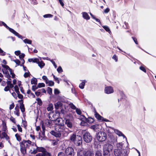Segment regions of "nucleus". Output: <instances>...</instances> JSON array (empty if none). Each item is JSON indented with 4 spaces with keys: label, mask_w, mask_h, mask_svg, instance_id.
<instances>
[{
    "label": "nucleus",
    "mask_w": 156,
    "mask_h": 156,
    "mask_svg": "<svg viewBox=\"0 0 156 156\" xmlns=\"http://www.w3.org/2000/svg\"><path fill=\"white\" fill-rule=\"evenodd\" d=\"M83 138L86 142L89 143L91 141L92 137L89 132H86L83 134Z\"/></svg>",
    "instance_id": "f257e3e1"
},
{
    "label": "nucleus",
    "mask_w": 156,
    "mask_h": 156,
    "mask_svg": "<svg viewBox=\"0 0 156 156\" xmlns=\"http://www.w3.org/2000/svg\"><path fill=\"white\" fill-rule=\"evenodd\" d=\"M97 138L100 142L103 141L106 139V134L104 132H99L97 135Z\"/></svg>",
    "instance_id": "f03ea898"
},
{
    "label": "nucleus",
    "mask_w": 156,
    "mask_h": 156,
    "mask_svg": "<svg viewBox=\"0 0 156 156\" xmlns=\"http://www.w3.org/2000/svg\"><path fill=\"white\" fill-rule=\"evenodd\" d=\"M2 24L7 29H8L10 32L13 34L15 36H17L19 38L21 39L22 38V37L21 35H20L16 31L13 29L10 28L7 26L5 23L2 22Z\"/></svg>",
    "instance_id": "7ed1b4c3"
},
{
    "label": "nucleus",
    "mask_w": 156,
    "mask_h": 156,
    "mask_svg": "<svg viewBox=\"0 0 156 156\" xmlns=\"http://www.w3.org/2000/svg\"><path fill=\"white\" fill-rule=\"evenodd\" d=\"M75 153L74 149L71 147H68L65 150V154L66 156H74Z\"/></svg>",
    "instance_id": "20e7f679"
},
{
    "label": "nucleus",
    "mask_w": 156,
    "mask_h": 156,
    "mask_svg": "<svg viewBox=\"0 0 156 156\" xmlns=\"http://www.w3.org/2000/svg\"><path fill=\"white\" fill-rule=\"evenodd\" d=\"M31 142L30 140H23L20 143V144L27 149L29 148L30 147L31 145Z\"/></svg>",
    "instance_id": "39448f33"
},
{
    "label": "nucleus",
    "mask_w": 156,
    "mask_h": 156,
    "mask_svg": "<svg viewBox=\"0 0 156 156\" xmlns=\"http://www.w3.org/2000/svg\"><path fill=\"white\" fill-rule=\"evenodd\" d=\"M65 129H66V127L63 125L59 123L56 127L55 130L57 131L61 134L62 133Z\"/></svg>",
    "instance_id": "423d86ee"
},
{
    "label": "nucleus",
    "mask_w": 156,
    "mask_h": 156,
    "mask_svg": "<svg viewBox=\"0 0 156 156\" xmlns=\"http://www.w3.org/2000/svg\"><path fill=\"white\" fill-rule=\"evenodd\" d=\"M114 92L113 88L111 87H107L105 89V93L109 94L112 93Z\"/></svg>",
    "instance_id": "0eeeda50"
},
{
    "label": "nucleus",
    "mask_w": 156,
    "mask_h": 156,
    "mask_svg": "<svg viewBox=\"0 0 156 156\" xmlns=\"http://www.w3.org/2000/svg\"><path fill=\"white\" fill-rule=\"evenodd\" d=\"M32 145L34 147L32 148L33 150L31 149L30 151V153L32 154H35L37 152V146L36 144L34 143Z\"/></svg>",
    "instance_id": "6e6552de"
},
{
    "label": "nucleus",
    "mask_w": 156,
    "mask_h": 156,
    "mask_svg": "<svg viewBox=\"0 0 156 156\" xmlns=\"http://www.w3.org/2000/svg\"><path fill=\"white\" fill-rule=\"evenodd\" d=\"M51 134L56 137L60 138L61 136V134L57 131H51L50 132Z\"/></svg>",
    "instance_id": "1a4fd4ad"
},
{
    "label": "nucleus",
    "mask_w": 156,
    "mask_h": 156,
    "mask_svg": "<svg viewBox=\"0 0 156 156\" xmlns=\"http://www.w3.org/2000/svg\"><path fill=\"white\" fill-rule=\"evenodd\" d=\"M85 156H94V154L92 150H88L84 151Z\"/></svg>",
    "instance_id": "9d476101"
},
{
    "label": "nucleus",
    "mask_w": 156,
    "mask_h": 156,
    "mask_svg": "<svg viewBox=\"0 0 156 156\" xmlns=\"http://www.w3.org/2000/svg\"><path fill=\"white\" fill-rule=\"evenodd\" d=\"M65 124L68 127L70 128L73 127V125L72 121L69 119H67L66 120Z\"/></svg>",
    "instance_id": "9b49d317"
},
{
    "label": "nucleus",
    "mask_w": 156,
    "mask_h": 156,
    "mask_svg": "<svg viewBox=\"0 0 156 156\" xmlns=\"http://www.w3.org/2000/svg\"><path fill=\"white\" fill-rule=\"evenodd\" d=\"M115 133L119 136H122L123 138H125L126 140L127 138L120 131L117 129H114Z\"/></svg>",
    "instance_id": "f8f14e48"
},
{
    "label": "nucleus",
    "mask_w": 156,
    "mask_h": 156,
    "mask_svg": "<svg viewBox=\"0 0 156 156\" xmlns=\"http://www.w3.org/2000/svg\"><path fill=\"white\" fill-rule=\"evenodd\" d=\"M76 133H74L70 135L69 139L72 142H74L76 141Z\"/></svg>",
    "instance_id": "ddd939ff"
},
{
    "label": "nucleus",
    "mask_w": 156,
    "mask_h": 156,
    "mask_svg": "<svg viewBox=\"0 0 156 156\" xmlns=\"http://www.w3.org/2000/svg\"><path fill=\"white\" fill-rule=\"evenodd\" d=\"M19 102L20 103V108L21 109V111L23 113L25 110L24 105L23 104V100H20L19 101Z\"/></svg>",
    "instance_id": "4468645a"
},
{
    "label": "nucleus",
    "mask_w": 156,
    "mask_h": 156,
    "mask_svg": "<svg viewBox=\"0 0 156 156\" xmlns=\"http://www.w3.org/2000/svg\"><path fill=\"white\" fill-rule=\"evenodd\" d=\"M37 152H42L41 153L46 154V152H48L45 148L42 147H38L37 146Z\"/></svg>",
    "instance_id": "2eb2a0df"
},
{
    "label": "nucleus",
    "mask_w": 156,
    "mask_h": 156,
    "mask_svg": "<svg viewBox=\"0 0 156 156\" xmlns=\"http://www.w3.org/2000/svg\"><path fill=\"white\" fill-rule=\"evenodd\" d=\"M104 148L111 152L113 148V146L109 144H106L105 147Z\"/></svg>",
    "instance_id": "dca6fc26"
},
{
    "label": "nucleus",
    "mask_w": 156,
    "mask_h": 156,
    "mask_svg": "<svg viewBox=\"0 0 156 156\" xmlns=\"http://www.w3.org/2000/svg\"><path fill=\"white\" fill-rule=\"evenodd\" d=\"M55 107L56 109H58L60 107H61L62 104L61 101H58L54 104Z\"/></svg>",
    "instance_id": "f3484780"
},
{
    "label": "nucleus",
    "mask_w": 156,
    "mask_h": 156,
    "mask_svg": "<svg viewBox=\"0 0 156 156\" xmlns=\"http://www.w3.org/2000/svg\"><path fill=\"white\" fill-rule=\"evenodd\" d=\"M82 14L83 17L84 19L86 20H89L90 19V17L86 12H82Z\"/></svg>",
    "instance_id": "a211bd4d"
},
{
    "label": "nucleus",
    "mask_w": 156,
    "mask_h": 156,
    "mask_svg": "<svg viewBox=\"0 0 156 156\" xmlns=\"http://www.w3.org/2000/svg\"><path fill=\"white\" fill-rule=\"evenodd\" d=\"M35 156H51V154L49 152H46L45 153H38Z\"/></svg>",
    "instance_id": "6ab92c4d"
},
{
    "label": "nucleus",
    "mask_w": 156,
    "mask_h": 156,
    "mask_svg": "<svg viewBox=\"0 0 156 156\" xmlns=\"http://www.w3.org/2000/svg\"><path fill=\"white\" fill-rule=\"evenodd\" d=\"M110 151L104 148L103 150V155L104 156H109Z\"/></svg>",
    "instance_id": "aec40b11"
},
{
    "label": "nucleus",
    "mask_w": 156,
    "mask_h": 156,
    "mask_svg": "<svg viewBox=\"0 0 156 156\" xmlns=\"http://www.w3.org/2000/svg\"><path fill=\"white\" fill-rule=\"evenodd\" d=\"M20 146L21 151L23 154H24L26 152L27 148H26L25 147L22 145L21 144H20Z\"/></svg>",
    "instance_id": "412c9836"
},
{
    "label": "nucleus",
    "mask_w": 156,
    "mask_h": 156,
    "mask_svg": "<svg viewBox=\"0 0 156 156\" xmlns=\"http://www.w3.org/2000/svg\"><path fill=\"white\" fill-rule=\"evenodd\" d=\"M77 156H85L84 151L81 150H78L77 152Z\"/></svg>",
    "instance_id": "4be33fe9"
},
{
    "label": "nucleus",
    "mask_w": 156,
    "mask_h": 156,
    "mask_svg": "<svg viewBox=\"0 0 156 156\" xmlns=\"http://www.w3.org/2000/svg\"><path fill=\"white\" fill-rule=\"evenodd\" d=\"M95 116L98 120H101L103 118V117L100 115L98 113L96 112H95L94 114Z\"/></svg>",
    "instance_id": "5701e85b"
},
{
    "label": "nucleus",
    "mask_w": 156,
    "mask_h": 156,
    "mask_svg": "<svg viewBox=\"0 0 156 156\" xmlns=\"http://www.w3.org/2000/svg\"><path fill=\"white\" fill-rule=\"evenodd\" d=\"M28 61L30 62H33L34 63H37L38 62V59L36 58H30L28 59Z\"/></svg>",
    "instance_id": "b1692460"
},
{
    "label": "nucleus",
    "mask_w": 156,
    "mask_h": 156,
    "mask_svg": "<svg viewBox=\"0 0 156 156\" xmlns=\"http://www.w3.org/2000/svg\"><path fill=\"white\" fill-rule=\"evenodd\" d=\"M68 130V129L66 127V129H65L63 131L62 133V134L64 136H67L69 133V132L67 131Z\"/></svg>",
    "instance_id": "393cba45"
},
{
    "label": "nucleus",
    "mask_w": 156,
    "mask_h": 156,
    "mask_svg": "<svg viewBox=\"0 0 156 156\" xmlns=\"http://www.w3.org/2000/svg\"><path fill=\"white\" fill-rule=\"evenodd\" d=\"M2 67H3V68H5L6 69H8V70L10 72V74H12V73H13L12 70L8 66L2 65Z\"/></svg>",
    "instance_id": "a878e982"
},
{
    "label": "nucleus",
    "mask_w": 156,
    "mask_h": 156,
    "mask_svg": "<svg viewBox=\"0 0 156 156\" xmlns=\"http://www.w3.org/2000/svg\"><path fill=\"white\" fill-rule=\"evenodd\" d=\"M38 64V66L41 68H42L44 66L45 64L43 62V61L40 62L38 59V62H37Z\"/></svg>",
    "instance_id": "bb28decb"
},
{
    "label": "nucleus",
    "mask_w": 156,
    "mask_h": 156,
    "mask_svg": "<svg viewBox=\"0 0 156 156\" xmlns=\"http://www.w3.org/2000/svg\"><path fill=\"white\" fill-rule=\"evenodd\" d=\"M15 109L14 113L17 116H19L20 115L19 107H16L15 108Z\"/></svg>",
    "instance_id": "cd10ccee"
},
{
    "label": "nucleus",
    "mask_w": 156,
    "mask_h": 156,
    "mask_svg": "<svg viewBox=\"0 0 156 156\" xmlns=\"http://www.w3.org/2000/svg\"><path fill=\"white\" fill-rule=\"evenodd\" d=\"M53 105L51 103L49 104L48 105V106L47 108V110L48 111H51L53 110Z\"/></svg>",
    "instance_id": "c85d7f7f"
},
{
    "label": "nucleus",
    "mask_w": 156,
    "mask_h": 156,
    "mask_svg": "<svg viewBox=\"0 0 156 156\" xmlns=\"http://www.w3.org/2000/svg\"><path fill=\"white\" fill-rule=\"evenodd\" d=\"M46 83L48 84V86H52L54 85V83L53 81L51 80H48V81L47 83Z\"/></svg>",
    "instance_id": "c756f323"
},
{
    "label": "nucleus",
    "mask_w": 156,
    "mask_h": 156,
    "mask_svg": "<svg viewBox=\"0 0 156 156\" xmlns=\"http://www.w3.org/2000/svg\"><path fill=\"white\" fill-rule=\"evenodd\" d=\"M86 82V81L84 80L80 84L79 87L81 89H83L84 88Z\"/></svg>",
    "instance_id": "7c9ffc66"
},
{
    "label": "nucleus",
    "mask_w": 156,
    "mask_h": 156,
    "mask_svg": "<svg viewBox=\"0 0 156 156\" xmlns=\"http://www.w3.org/2000/svg\"><path fill=\"white\" fill-rule=\"evenodd\" d=\"M31 84H37V80L35 78H33L31 80Z\"/></svg>",
    "instance_id": "2f4dec72"
},
{
    "label": "nucleus",
    "mask_w": 156,
    "mask_h": 156,
    "mask_svg": "<svg viewBox=\"0 0 156 156\" xmlns=\"http://www.w3.org/2000/svg\"><path fill=\"white\" fill-rule=\"evenodd\" d=\"M123 144L122 143H119L117 144V147L118 149L120 150L122 148Z\"/></svg>",
    "instance_id": "473e14b6"
},
{
    "label": "nucleus",
    "mask_w": 156,
    "mask_h": 156,
    "mask_svg": "<svg viewBox=\"0 0 156 156\" xmlns=\"http://www.w3.org/2000/svg\"><path fill=\"white\" fill-rule=\"evenodd\" d=\"M36 101H37V104L39 106H41L42 104V101L40 98H36Z\"/></svg>",
    "instance_id": "72a5a7b5"
},
{
    "label": "nucleus",
    "mask_w": 156,
    "mask_h": 156,
    "mask_svg": "<svg viewBox=\"0 0 156 156\" xmlns=\"http://www.w3.org/2000/svg\"><path fill=\"white\" fill-rule=\"evenodd\" d=\"M7 86H9L10 88H12L14 87L13 85L12 84L11 82L10 81H7Z\"/></svg>",
    "instance_id": "f704fd0d"
},
{
    "label": "nucleus",
    "mask_w": 156,
    "mask_h": 156,
    "mask_svg": "<svg viewBox=\"0 0 156 156\" xmlns=\"http://www.w3.org/2000/svg\"><path fill=\"white\" fill-rule=\"evenodd\" d=\"M87 121L88 123H91L94 122V120L93 118L89 117L87 119Z\"/></svg>",
    "instance_id": "c9c22d12"
},
{
    "label": "nucleus",
    "mask_w": 156,
    "mask_h": 156,
    "mask_svg": "<svg viewBox=\"0 0 156 156\" xmlns=\"http://www.w3.org/2000/svg\"><path fill=\"white\" fill-rule=\"evenodd\" d=\"M23 42L25 43L30 44H31L32 43V41L31 40L28 39H24L23 40Z\"/></svg>",
    "instance_id": "e433bc0d"
},
{
    "label": "nucleus",
    "mask_w": 156,
    "mask_h": 156,
    "mask_svg": "<svg viewBox=\"0 0 156 156\" xmlns=\"http://www.w3.org/2000/svg\"><path fill=\"white\" fill-rule=\"evenodd\" d=\"M3 130L4 131H5L7 129V127L6 126V123L5 122H3Z\"/></svg>",
    "instance_id": "4c0bfd02"
},
{
    "label": "nucleus",
    "mask_w": 156,
    "mask_h": 156,
    "mask_svg": "<svg viewBox=\"0 0 156 156\" xmlns=\"http://www.w3.org/2000/svg\"><path fill=\"white\" fill-rule=\"evenodd\" d=\"M98 124H96L95 125L91 126H90V128L91 129L95 130L98 129Z\"/></svg>",
    "instance_id": "58836bf2"
},
{
    "label": "nucleus",
    "mask_w": 156,
    "mask_h": 156,
    "mask_svg": "<svg viewBox=\"0 0 156 156\" xmlns=\"http://www.w3.org/2000/svg\"><path fill=\"white\" fill-rule=\"evenodd\" d=\"M95 156H102L101 151H96Z\"/></svg>",
    "instance_id": "ea45409f"
},
{
    "label": "nucleus",
    "mask_w": 156,
    "mask_h": 156,
    "mask_svg": "<svg viewBox=\"0 0 156 156\" xmlns=\"http://www.w3.org/2000/svg\"><path fill=\"white\" fill-rule=\"evenodd\" d=\"M87 125V122L84 121V120H82L80 123V125L83 126H86Z\"/></svg>",
    "instance_id": "a19ab883"
},
{
    "label": "nucleus",
    "mask_w": 156,
    "mask_h": 156,
    "mask_svg": "<svg viewBox=\"0 0 156 156\" xmlns=\"http://www.w3.org/2000/svg\"><path fill=\"white\" fill-rule=\"evenodd\" d=\"M14 89L15 92L17 94H19V93H20L19 88L17 85H16L15 86Z\"/></svg>",
    "instance_id": "79ce46f5"
},
{
    "label": "nucleus",
    "mask_w": 156,
    "mask_h": 156,
    "mask_svg": "<svg viewBox=\"0 0 156 156\" xmlns=\"http://www.w3.org/2000/svg\"><path fill=\"white\" fill-rule=\"evenodd\" d=\"M15 136L17 140L18 141H20L21 140V137L20 136V135L17 133H16L15 134Z\"/></svg>",
    "instance_id": "37998d69"
},
{
    "label": "nucleus",
    "mask_w": 156,
    "mask_h": 156,
    "mask_svg": "<svg viewBox=\"0 0 156 156\" xmlns=\"http://www.w3.org/2000/svg\"><path fill=\"white\" fill-rule=\"evenodd\" d=\"M8 70V69H6L3 68L2 69V71L3 73L4 74H6L7 73H9Z\"/></svg>",
    "instance_id": "c03bdc74"
},
{
    "label": "nucleus",
    "mask_w": 156,
    "mask_h": 156,
    "mask_svg": "<svg viewBox=\"0 0 156 156\" xmlns=\"http://www.w3.org/2000/svg\"><path fill=\"white\" fill-rule=\"evenodd\" d=\"M6 55V53L3 50L0 48V55L2 56H4Z\"/></svg>",
    "instance_id": "a18cd8bd"
},
{
    "label": "nucleus",
    "mask_w": 156,
    "mask_h": 156,
    "mask_svg": "<svg viewBox=\"0 0 156 156\" xmlns=\"http://www.w3.org/2000/svg\"><path fill=\"white\" fill-rule=\"evenodd\" d=\"M76 111L77 114L79 115H81L82 113L81 110L77 108L76 109Z\"/></svg>",
    "instance_id": "49530a36"
},
{
    "label": "nucleus",
    "mask_w": 156,
    "mask_h": 156,
    "mask_svg": "<svg viewBox=\"0 0 156 156\" xmlns=\"http://www.w3.org/2000/svg\"><path fill=\"white\" fill-rule=\"evenodd\" d=\"M13 61L15 62L16 64L18 65H20V63H21V62L19 60L16 59V60H13Z\"/></svg>",
    "instance_id": "de8ad7c7"
},
{
    "label": "nucleus",
    "mask_w": 156,
    "mask_h": 156,
    "mask_svg": "<svg viewBox=\"0 0 156 156\" xmlns=\"http://www.w3.org/2000/svg\"><path fill=\"white\" fill-rule=\"evenodd\" d=\"M38 87L40 88L41 87H44L45 86V84L43 83H39L37 85Z\"/></svg>",
    "instance_id": "09e8293b"
},
{
    "label": "nucleus",
    "mask_w": 156,
    "mask_h": 156,
    "mask_svg": "<svg viewBox=\"0 0 156 156\" xmlns=\"http://www.w3.org/2000/svg\"><path fill=\"white\" fill-rule=\"evenodd\" d=\"M69 105L70 108L73 110H76L77 108L73 104V103L70 104Z\"/></svg>",
    "instance_id": "8fccbe9b"
},
{
    "label": "nucleus",
    "mask_w": 156,
    "mask_h": 156,
    "mask_svg": "<svg viewBox=\"0 0 156 156\" xmlns=\"http://www.w3.org/2000/svg\"><path fill=\"white\" fill-rule=\"evenodd\" d=\"M52 16H53V15L51 14H47L44 15L43 16V17L45 18H50V17H52Z\"/></svg>",
    "instance_id": "3c124183"
},
{
    "label": "nucleus",
    "mask_w": 156,
    "mask_h": 156,
    "mask_svg": "<svg viewBox=\"0 0 156 156\" xmlns=\"http://www.w3.org/2000/svg\"><path fill=\"white\" fill-rule=\"evenodd\" d=\"M30 73L29 72V71H28L25 72L24 73L23 76L24 77L27 78L29 76H30Z\"/></svg>",
    "instance_id": "603ef678"
},
{
    "label": "nucleus",
    "mask_w": 156,
    "mask_h": 156,
    "mask_svg": "<svg viewBox=\"0 0 156 156\" xmlns=\"http://www.w3.org/2000/svg\"><path fill=\"white\" fill-rule=\"evenodd\" d=\"M52 89L51 88L49 87H48V89H47L48 93H49L50 94H52Z\"/></svg>",
    "instance_id": "864d4df0"
},
{
    "label": "nucleus",
    "mask_w": 156,
    "mask_h": 156,
    "mask_svg": "<svg viewBox=\"0 0 156 156\" xmlns=\"http://www.w3.org/2000/svg\"><path fill=\"white\" fill-rule=\"evenodd\" d=\"M74 142L78 146H80L82 143V140H76Z\"/></svg>",
    "instance_id": "5fc2aeb1"
},
{
    "label": "nucleus",
    "mask_w": 156,
    "mask_h": 156,
    "mask_svg": "<svg viewBox=\"0 0 156 156\" xmlns=\"http://www.w3.org/2000/svg\"><path fill=\"white\" fill-rule=\"evenodd\" d=\"M57 71L58 73H61L62 72V69L61 66H59L57 69Z\"/></svg>",
    "instance_id": "6e6d98bb"
},
{
    "label": "nucleus",
    "mask_w": 156,
    "mask_h": 156,
    "mask_svg": "<svg viewBox=\"0 0 156 156\" xmlns=\"http://www.w3.org/2000/svg\"><path fill=\"white\" fill-rule=\"evenodd\" d=\"M5 76L7 78H8L9 80H11L10 79V76L9 75V73H7L6 74H5Z\"/></svg>",
    "instance_id": "4d7b16f0"
},
{
    "label": "nucleus",
    "mask_w": 156,
    "mask_h": 156,
    "mask_svg": "<svg viewBox=\"0 0 156 156\" xmlns=\"http://www.w3.org/2000/svg\"><path fill=\"white\" fill-rule=\"evenodd\" d=\"M42 79L45 81V82L46 83H47L48 81V79L47 77L46 76H43L42 77Z\"/></svg>",
    "instance_id": "13d9d810"
},
{
    "label": "nucleus",
    "mask_w": 156,
    "mask_h": 156,
    "mask_svg": "<svg viewBox=\"0 0 156 156\" xmlns=\"http://www.w3.org/2000/svg\"><path fill=\"white\" fill-rule=\"evenodd\" d=\"M28 97L30 98H35V96L32 93H31L29 95H28Z\"/></svg>",
    "instance_id": "bf43d9fd"
},
{
    "label": "nucleus",
    "mask_w": 156,
    "mask_h": 156,
    "mask_svg": "<svg viewBox=\"0 0 156 156\" xmlns=\"http://www.w3.org/2000/svg\"><path fill=\"white\" fill-rule=\"evenodd\" d=\"M103 28L107 32H109L110 31V29L109 27L106 26H104Z\"/></svg>",
    "instance_id": "052dcab7"
},
{
    "label": "nucleus",
    "mask_w": 156,
    "mask_h": 156,
    "mask_svg": "<svg viewBox=\"0 0 156 156\" xmlns=\"http://www.w3.org/2000/svg\"><path fill=\"white\" fill-rule=\"evenodd\" d=\"M140 69L142 70V71H143V72H144L145 73H146V69H145V68H144V67L142 66H141L140 67Z\"/></svg>",
    "instance_id": "680f3d73"
},
{
    "label": "nucleus",
    "mask_w": 156,
    "mask_h": 156,
    "mask_svg": "<svg viewBox=\"0 0 156 156\" xmlns=\"http://www.w3.org/2000/svg\"><path fill=\"white\" fill-rule=\"evenodd\" d=\"M76 140H82V137L80 136L77 135L76 138Z\"/></svg>",
    "instance_id": "e2e57ef3"
},
{
    "label": "nucleus",
    "mask_w": 156,
    "mask_h": 156,
    "mask_svg": "<svg viewBox=\"0 0 156 156\" xmlns=\"http://www.w3.org/2000/svg\"><path fill=\"white\" fill-rule=\"evenodd\" d=\"M39 87H38V86H36L34 85L32 86V89L33 91H35Z\"/></svg>",
    "instance_id": "0e129e2a"
},
{
    "label": "nucleus",
    "mask_w": 156,
    "mask_h": 156,
    "mask_svg": "<svg viewBox=\"0 0 156 156\" xmlns=\"http://www.w3.org/2000/svg\"><path fill=\"white\" fill-rule=\"evenodd\" d=\"M19 55V57L20 58V59L21 60V59H23L25 56V55L24 54H22L21 55L20 54Z\"/></svg>",
    "instance_id": "69168bd1"
},
{
    "label": "nucleus",
    "mask_w": 156,
    "mask_h": 156,
    "mask_svg": "<svg viewBox=\"0 0 156 156\" xmlns=\"http://www.w3.org/2000/svg\"><path fill=\"white\" fill-rule=\"evenodd\" d=\"M60 93L59 90L57 89H55L54 90V93L55 94H58Z\"/></svg>",
    "instance_id": "338daca9"
},
{
    "label": "nucleus",
    "mask_w": 156,
    "mask_h": 156,
    "mask_svg": "<svg viewBox=\"0 0 156 156\" xmlns=\"http://www.w3.org/2000/svg\"><path fill=\"white\" fill-rule=\"evenodd\" d=\"M65 154L62 152H60L58 154V156H66Z\"/></svg>",
    "instance_id": "774afa93"
}]
</instances>
